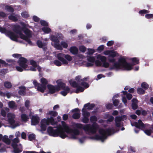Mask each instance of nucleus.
<instances>
[{
  "label": "nucleus",
  "instance_id": "1",
  "mask_svg": "<svg viewBox=\"0 0 153 153\" xmlns=\"http://www.w3.org/2000/svg\"><path fill=\"white\" fill-rule=\"evenodd\" d=\"M132 62L134 64H131L127 62L126 59L124 57H121L118 59V62H116L114 65L110 66L109 69L111 70L114 69H122L123 70L130 71L133 68L132 66L134 65L139 63V60L136 57L131 59Z\"/></svg>",
  "mask_w": 153,
  "mask_h": 153
},
{
  "label": "nucleus",
  "instance_id": "2",
  "mask_svg": "<svg viewBox=\"0 0 153 153\" xmlns=\"http://www.w3.org/2000/svg\"><path fill=\"white\" fill-rule=\"evenodd\" d=\"M114 132V128H108L105 129L102 128L99 130V133L100 135L98 134H96L94 136L90 137V138L92 139L96 140H100L102 142H103L107 138V135H111L112 132Z\"/></svg>",
  "mask_w": 153,
  "mask_h": 153
},
{
  "label": "nucleus",
  "instance_id": "3",
  "mask_svg": "<svg viewBox=\"0 0 153 153\" xmlns=\"http://www.w3.org/2000/svg\"><path fill=\"white\" fill-rule=\"evenodd\" d=\"M75 126L78 128L83 129L85 131L93 134L96 132L98 127L97 124L94 123L91 125L90 124L83 125L81 123H75Z\"/></svg>",
  "mask_w": 153,
  "mask_h": 153
},
{
  "label": "nucleus",
  "instance_id": "4",
  "mask_svg": "<svg viewBox=\"0 0 153 153\" xmlns=\"http://www.w3.org/2000/svg\"><path fill=\"white\" fill-rule=\"evenodd\" d=\"M57 122L55 121L54 118L51 116L47 119L44 118L42 119L40 122L41 130L45 131L46 129V126H48L51 124L52 125H56Z\"/></svg>",
  "mask_w": 153,
  "mask_h": 153
},
{
  "label": "nucleus",
  "instance_id": "5",
  "mask_svg": "<svg viewBox=\"0 0 153 153\" xmlns=\"http://www.w3.org/2000/svg\"><path fill=\"white\" fill-rule=\"evenodd\" d=\"M47 132L49 134L54 137L59 136L62 139L66 137V136L65 134H63L58 127L57 129H54L51 126H49L47 129Z\"/></svg>",
  "mask_w": 153,
  "mask_h": 153
},
{
  "label": "nucleus",
  "instance_id": "6",
  "mask_svg": "<svg viewBox=\"0 0 153 153\" xmlns=\"http://www.w3.org/2000/svg\"><path fill=\"white\" fill-rule=\"evenodd\" d=\"M82 115L83 117L82 119V122L84 123H87L89 122V119L88 117L90 116V113L87 111L86 109L83 108L82 110Z\"/></svg>",
  "mask_w": 153,
  "mask_h": 153
},
{
  "label": "nucleus",
  "instance_id": "7",
  "mask_svg": "<svg viewBox=\"0 0 153 153\" xmlns=\"http://www.w3.org/2000/svg\"><path fill=\"white\" fill-rule=\"evenodd\" d=\"M27 61L28 60L26 58L23 57H20L19 58L17 62L19 66H21L24 69H25L28 66L27 64Z\"/></svg>",
  "mask_w": 153,
  "mask_h": 153
},
{
  "label": "nucleus",
  "instance_id": "8",
  "mask_svg": "<svg viewBox=\"0 0 153 153\" xmlns=\"http://www.w3.org/2000/svg\"><path fill=\"white\" fill-rule=\"evenodd\" d=\"M62 126H60L58 127L60 130L63 134H65L66 136V137H67V135L65 133V132H67L70 129V128L67 125L65 121H62L61 122Z\"/></svg>",
  "mask_w": 153,
  "mask_h": 153
},
{
  "label": "nucleus",
  "instance_id": "9",
  "mask_svg": "<svg viewBox=\"0 0 153 153\" xmlns=\"http://www.w3.org/2000/svg\"><path fill=\"white\" fill-rule=\"evenodd\" d=\"M126 115L116 117L115 119L116 126L118 127H120L121 126L120 122L123 121L124 119L126 120Z\"/></svg>",
  "mask_w": 153,
  "mask_h": 153
},
{
  "label": "nucleus",
  "instance_id": "10",
  "mask_svg": "<svg viewBox=\"0 0 153 153\" xmlns=\"http://www.w3.org/2000/svg\"><path fill=\"white\" fill-rule=\"evenodd\" d=\"M47 88L49 90V93L51 94L54 93L56 91H59V88L56 85L54 86L51 85H48Z\"/></svg>",
  "mask_w": 153,
  "mask_h": 153
},
{
  "label": "nucleus",
  "instance_id": "11",
  "mask_svg": "<svg viewBox=\"0 0 153 153\" xmlns=\"http://www.w3.org/2000/svg\"><path fill=\"white\" fill-rule=\"evenodd\" d=\"M31 119V123L32 125H36L39 123L40 118L37 115H33Z\"/></svg>",
  "mask_w": 153,
  "mask_h": 153
},
{
  "label": "nucleus",
  "instance_id": "12",
  "mask_svg": "<svg viewBox=\"0 0 153 153\" xmlns=\"http://www.w3.org/2000/svg\"><path fill=\"white\" fill-rule=\"evenodd\" d=\"M65 54L62 53H59L57 54V58L59 60L61 61L63 64L67 65L68 62L64 58Z\"/></svg>",
  "mask_w": 153,
  "mask_h": 153
},
{
  "label": "nucleus",
  "instance_id": "13",
  "mask_svg": "<svg viewBox=\"0 0 153 153\" xmlns=\"http://www.w3.org/2000/svg\"><path fill=\"white\" fill-rule=\"evenodd\" d=\"M133 125L139 129L143 128L145 127L143 123L142 122L140 119L137 122H133Z\"/></svg>",
  "mask_w": 153,
  "mask_h": 153
},
{
  "label": "nucleus",
  "instance_id": "14",
  "mask_svg": "<svg viewBox=\"0 0 153 153\" xmlns=\"http://www.w3.org/2000/svg\"><path fill=\"white\" fill-rule=\"evenodd\" d=\"M6 35L13 40L16 41L18 38V36L13 32L10 31L8 30Z\"/></svg>",
  "mask_w": 153,
  "mask_h": 153
},
{
  "label": "nucleus",
  "instance_id": "15",
  "mask_svg": "<svg viewBox=\"0 0 153 153\" xmlns=\"http://www.w3.org/2000/svg\"><path fill=\"white\" fill-rule=\"evenodd\" d=\"M19 90L18 91V94L21 96H24L26 94V88L25 86L22 85L19 87Z\"/></svg>",
  "mask_w": 153,
  "mask_h": 153
},
{
  "label": "nucleus",
  "instance_id": "16",
  "mask_svg": "<svg viewBox=\"0 0 153 153\" xmlns=\"http://www.w3.org/2000/svg\"><path fill=\"white\" fill-rule=\"evenodd\" d=\"M13 30L15 33L18 34L22 32V31L21 27L19 25H15Z\"/></svg>",
  "mask_w": 153,
  "mask_h": 153
},
{
  "label": "nucleus",
  "instance_id": "17",
  "mask_svg": "<svg viewBox=\"0 0 153 153\" xmlns=\"http://www.w3.org/2000/svg\"><path fill=\"white\" fill-rule=\"evenodd\" d=\"M95 106V104L94 103L90 104V103L88 102L84 105V108H85L87 107V108H86V110H92Z\"/></svg>",
  "mask_w": 153,
  "mask_h": 153
},
{
  "label": "nucleus",
  "instance_id": "18",
  "mask_svg": "<svg viewBox=\"0 0 153 153\" xmlns=\"http://www.w3.org/2000/svg\"><path fill=\"white\" fill-rule=\"evenodd\" d=\"M137 100L135 98H133L132 100V103L131 106L132 108L134 110H135L137 108Z\"/></svg>",
  "mask_w": 153,
  "mask_h": 153
},
{
  "label": "nucleus",
  "instance_id": "19",
  "mask_svg": "<svg viewBox=\"0 0 153 153\" xmlns=\"http://www.w3.org/2000/svg\"><path fill=\"white\" fill-rule=\"evenodd\" d=\"M70 52L73 55L77 54L78 52L77 48L75 46L71 47L70 49Z\"/></svg>",
  "mask_w": 153,
  "mask_h": 153
},
{
  "label": "nucleus",
  "instance_id": "20",
  "mask_svg": "<svg viewBox=\"0 0 153 153\" xmlns=\"http://www.w3.org/2000/svg\"><path fill=\"white\" fill-rule=\"evenodd\" d=\"M63 91H62L60 92V94L64 96H66L67 94L69 92L70 90V89L69 87L67 86L66 87V88L64 89Z\"/></svg>",
  "mask_w": 153,
  "mask_h": 153
},
{
  "label": "nucleus",
  "instance_id": "21",
  "mask_svg": "<svg viewBox=\"0 0 153 153\" xmlns=\"http://www.w3.org/2000/svg\"><path fill=\"white\" fill-rule=\"evenodd\" d=\"M71 133L77 135L79 134L80 132L77 129H72L70 128V129L67 133Z\"/></svg>",
  "mask_w": 153,
  "mask_h": 153
},
{
  "label": "nucleus",
  "instance_id": "22",
  "mask_svg": "<svg viewBox=\"0 0 153 153\" xmlns=\"http://www.w3.org/2000/svg\"><path fill=\"white\" fill-rule=\"evenodd\" d=\"M69 82L70 85L74 88H76L79 85V84L77 82H76L72 79L70 80Z\"/></svg>",
  "mask_w": 153,
  "mask_h": 153
},
{
  "label": "nucleus",
  "instance_id": "23",
  "mask_svg": "<svg viewBox=\"0 0 153 153\" xmlns=\"http://www.w3.org/2000/svg\"><path fill=\"white\" fill-rule=\"evenodd\" d=\"M46 86L40 84L37 87V90L40 92L43 93L45 90L46 89Z\"/></svg>",
  "mask_w": 153,
  "mask_h": 153
},
{
  "label": "nucleus",
  "instance_id": "24",
  "mask_svg": "<svg viewBox=\"0 0 153 153\" xmlns=\"http://www.w3.org/2000/svg\"><path fill=\"white\" fill-rule=\"evenodd\" d=\"M24 33L26 34V36L29 37H31L32 31L28 28L25 29L24 30H22Z\"/></svg>",
  "mask_w": 153,
  "mask_h": 153
},
{
  "label": "nucleus",
  "instance_id": "25",
  "mask_svg": "<svg viewBox=\"0 0 153 153\" xmlns=\"http://www.w3.org/2000/svg\"><path fill=\"white\" fill-rule=\"evenodd\" d=\"M57 85H56L57 86H58L59 88V90H60V88H61L62 89H64L65 88H66L65 86L66 85L64 83H63L61 82H59L58 81H57Z\"/></svg>",
  "mask_w": 153,
  "mask_h": 153
},
{
  "label": "nucleus",
  "instance_id": "26",
  "mask_svg": "<svg viewBox=\"0 0 153 153\" xmlns=\"http://www.w3.org/2000/svg\"><path fill=\"white\" fill-rule=\"evenodd\" d=\"M19 146L20 147H17L13 149V152L14 153H20L22 152V147L21 144H19Z\"/></svg>",
  "mask_w": 153,
  "mask_h": 153
},
{
  "label": "nucleus",
  "instance_id": "27",
  "mask_svg": "<svg viewBox=\"0 0 153 153\" xmlns=\"http://www.w3.org/2000/svg\"><path fill=\"white\" fill-rule=\"evenodd\" d=\"M21 118L23 122H26L29 119L28 116L25 114H23L21 115Z\"/></svg>",
  "mask_w": 153,
  "mask_h": 153
},
{
  "label": "nucleus",
  "instance_id": "28",
  "mask_svg": "<svg viewBox=\"0 0 153 153\" xmlns=\"http://www.w3.org/2000/svg\"><path fill=\"white\" fill-rule=\"evenodd\" d=\"M2 140L3 142L7 144H9L10 143V140L8 138L7 136H4L2 137Z\"/></svg>",
  "mask_w": 153,
  "mask_h": 153
},
{
  "label": "nucleus",
  "instance_id": "29",
  "mask_svg": "<svg viewBox=\"0 0 153 153\" xmlns=\"http://www.w3.org/2000/svg\"><path fill=\"white\" fill-rule=\"evenodd\" d=\"M48 115H49L53 117H56L57 116L58 113L56 111H50L47 113Z\"/></svg>",
  "mask_w": 153,
  "mask_h": 153
},
{
  "label": "nucleus",
  "instance_id": "30",
  "mask_svg": "<svg viewBox=\"0 0 153 153\" xmlns=\"http://www.w3.org/2000/svg\"><path fill=\"white\" fill-rule=\"evenodd\" d=\"M97 58L100 60L102 63L106 61V57L104 56H101L100 55H99L97 56Z\"/></svg>",
  "mask_w": 153,
  "mask_h": 153
},
{
  "label": "nucleus",
  "instance_id": "31",
  "mask_svg": "<svg viewBox=\"0 0 153 153\" xmlns=\"http://www.w3.org/2000/svg\"><path fill=\"white\" fill-rule=\"evenodd\" d=\"M85 90V88L81 86H79V85L77 87L76 89L75 90V92L77 94L79 92H82Z\"/></svg>",
  "mask_w": 153,
  "mask_h": 153
},
{
  "label": "nucleus",
  "instance_id": "32",
  "mask_svg": "<svg viewBox=\"0 0 153 153\" xmlns=\"http://www.w3.org/2000/svg\"><path fill=\"white\" fill-rule=\"evenodd\" d=\"M4 86L6 88H10L12 87V85L10 82L6 81L4 83Z\"/></svg>",
  "mask_w": 153,
  "mask_h": 153
},
{
  "label": "nucleus",
  "instance_id": "33",
  "mask_svg": "<svg viewBox=\"0 0 153 153\" xmlns=\"http://www.w3.org/2000/svg\"><path fill=\"white\" fill-rule=\"evenodd\" d=\"M40 82L41 83V84L43 85H44L47 86V85L48 83V81L47 79L44 78H42L40 79Z\"/></svg>",
  "mask_w": 153,
  "mask_h": 153
},
{
  "label": "nucleus",
  "instance_id": "34",
  "mask_svg": "<svg viewBox=\"0 0 153 153\" xmlns=\"http://www.w3.org/2000/svg\"><path fill=\"white\" fill-rule=\"evenodd\" d=\"M42 30L45 33H48L51 31V29L48 27H42Z\"/></svg>",
  "mask_w": 153,
  "mask_h": 153
},
{
  "label": "nucleus",
  "instance_id": "35",
  "mask_svg": "<svg viewBox=\"0 0 153 153\" xmlns=\"http://www.w3.org/2000/svg\"><path fill=\"white\" fill-rule=\"evenodd\" d=\"M145 90L141 88H138L137 89V92L138 94H145Z\"/></svg>",
  "mask_w": 153,
  "mask_h": 153
},
{
  "label": "nucleus",
  "instance_id": "36",
  "mask_svg": "<svg viewBox=\"0 0 153 153\" xmlns=\"http://www.w3.org/2000/svg\"><path fill=\"white\" fill-rule=\"evenodd\" d=\"M51 39L53 42L56 43H58L59 42V40L57 37L53 35L51 36Z\"/></svg>",
  "mask_w": 153,
  "mask_h": 153
},
{
  "label": "nucleus",
  "instance_id": "37",
  "mask_svg": "<svg viewBox=\"0 0 153 153\" xmlns=\"http://www.w3.org/2000/svg\"><path fill=\"white\" fill-rule=\"evenodd\" d=\"M141 86L145 90L148 89L149 87V85L145 82H142L141 84Z\"/></svg>",
  "mask_w": 153,
  "mask_h": 153
},
{
  "label": "nucleus",
  "instance_id": "38",
  "mask_svg": "<svg viewBox=\"0 0 153 153\" xmlns=\"http://www.w3.org/2000/svg\"><path fill=\"white\" fill-rule=\"evenodd\" d=\"M80 117V114L79 113H75L72 115V118L74 119H79Z\"/></svg>",
  "mask_w": 153,
  "mask_h": 153
},
{
  "label": "nucleus",
  "instance_id": "39",
  "mask_svg": "<svg viewBox=\"0 0 153 153\" xmlns=\"http://www.w3.org/2000/svg\"><path fill=\"white\" fill-rule=\"evenodd\" d=\"M5 9L8 11L10 12H13L14 11L13 8L10 6L6 5L5 6Z\"/></svg>",
  "mask_w": 153,
  "mask_h": 153
},
{
  "label": "nucleus",
  "instance_id": "40",
  "mask_svg": "<svg viewBox=\"0 0 153 153\" xmlns=\"http://www.w3.org/2000/svg\"><path fill=\"white\" fill-rule=\"evenodd\" d=\"M87 60L88 62L93 63L95 62V59L94 56H88L87 58Z\"/></svg>",
  "mask_w": 153,
  "mask_h": 153
},
{
  "label": "nucleus",
  "instance_id": "41",
  "mask_svg": "<svg viewBox=\"0 0 153 153\" xmlns=\"http://www.w3.org/2000/svg\"><path fill=\"white\" fill-rule=\"evenodd\" d=\"M117 54V53L115 51H111L110 55L108 57H111L114 58L116 56Z\"/></svg>",
  "mask_w": 153,
  "mask_h": 153
},
{
  "label": "nucleus",
  "instance_id": "42",
  "mask_svg": "<svg viewBox=\"0 0 153 153\" xmlns=\"http://www.w3.org/2000/svg\"><path fill=\"white\" fill-rule=\"evenodd\" d=\"M8 106L10 108L12 109L14 108L16 106L15 102L13 101H10L9 102Z\"/></svg>",
  "mask_w": 153,
  "mask_h": 153
},
{
  "label": "nucleus",
  "instance_id": "43",
  "mask_svg": "<svg viewBox=\"0 0 153 153\" xmlns=\"http://www.w3.org/2000/svg\"><path fill=\"white\" fill-rule=\"evenodd\" d=\"M36 137L35 134H30L28 136V140L32 141L35 139Z\"/></svg>",
  "mask_w": 153,
  "mask_h": 153
},
{
  "label": "nucleus",
  "instance_id": "44",
  "mask_svg": "<svg viewBox=\"0 0 153 153\" xmlns=\"http://www.w3.org/2000/svg\"><path fill=\"white\" fill-rule=\"evenodd\" d=\"M79 85L83 86L85 88H86L89 87V85L88 83L85 82L81 81Z\"/></svg>",
  "mask_w": 153,
  "mask_h": 153
},
{
  "label": "nucleus",
  "instance_id": "45",
  "mask_svg": "<svg viewBox=\"0 0 153 153\" xmlns=\"http://www.w3.org/2000/svg\"><path fill=\"white\" fill-rule=\"evenodd\" d=\"M8 122L10 125H12L15 123V120L14 118L11 117L8 118Z\"/></svg>",
  "mask_w": 153,
  "mask_h": 153
},
{
  "label": "nucleus",
  "instance_id": "46",
  "mask_svg": "<svg viewBox=\"0 0 153 153\" xmlns=\"http://www.w3.org/2000/svg\"><path fill=\"white\" fill-rule=\"evenodd\" d=\"M9 19L13 21L14 22H16L18 20L17 18L13 15H10L8 16Z\"/></svg>",
  "mask_w": 153,
  "mask_h": 153
},
{
  "label": "nucleus",
  "instance_id": "47",
  "mask_svg": "<svg viewBox=\"0 0 153 153\" xmlns=\"http://www.w3.org/2000/svg\"><path fill=\"white\" fill-rule=\"evenodd\" d=\"M90 120L91 123L93 122H96L97 121V118L95 115L91 116L90 118Z\"/></svg>",
  "mask_w": 153,
  "mask_h": 153
},
{
  "label": "nucleus",
  "instance_id": "48",
  "mask_svg": "<svg viewBox=\"0 0 153 153\" xmlns=\"http://www.w3.org/2000/svg\"><path fill=\"white\" fill-rule=\"evenodd\" d=\"M54 46L57 50H62L63 49L61 45H60L59 43H55L54 45Z\"/></svg>",
  "mask_w": 153,
  "mask_h": 153
},
{
  "label": "nucleus",
  "instance_id": "49",
  "mask_svg": "<svg viewBox=\"0 0 153 153\" xmlns=\"http://www.w3.org/2000/svg\"><path fill=\"white\" fill-rule=\"evenodd\" d=\"M21 14L22 16L25 18H27L29 16V14L26 12H22Z\"/></svg>",
  "mask_w": 153,
  "mask_h": 153
},
{
  "label": "nucleus",
  "instance_id": "50",
  "mask_svg": "<svg viewBox=\"0 0 153 153\" xmlns=\"http://www.w3.org/2000/svg\"><path fill=\"white\" fill-rule=\"evenodd\" d=\"M40 24L43 26L48 27V24L46 21L44 20H41L40 21Z\"/></svg>",
  "mask_w": 153,
  "mask_h": 153
},
{
  "label": "nucleus",
  "instance_id": "51",
  "mask_svg": "<svg viewBox=\"0 0 153 153\" xmlns=\"http://www.w3.org/2000/svg\"><path fill=\"white\" fill-rule=\"evenodd\" d=\"M8 31V30H7L5 28L2 27L0 26V32L2 33H5L6 34Z\"/></svg>",
  "mask_w": 153,
  "mask_h": 153
},
{
  "label": "nucleus",
  "instance_id": "52",
  "mask_svg": "<svg viewBox=\"0 0 153 153\" xmlns=\"http://www.w3.org/2000/svg\"><path fill=\"white\" fill-rule=\"evenodd\" d=\"M36 44L39 48H42L44 45L42 42L40 40H38L37 41Z\"/></svg>",
  "mask_w": 153,
  "mask_h": 153
},
{
  "label": "nucleus",
  "instance_id": "53",
  "mask_svg": "<svg viewBox=\"0 0 153 153\" xmlns=\"http://www.w3.org/2000/svg\"><path fill=\"white\" fill-rule=\"evenodd\" d=\"M61 45L62 48H66L68 47V44L65 42L62 41L61 42Z\"/></svg>",
  "mask_w": 153,
  "mask_h": 153
},
{
  "label": "nucleus",
  "instance_id": "54",
  "mask_svg": "<svg viewBox=\"0 0 153 153\" xmlns=\"http://www.w3.org/2000/svg\"><path fill=\"white\" fill-rule=\"evenodd\" d=\"M53 63L56 66H59L62 65V63L58 60H55L54 61Z\"/></svg>",
  "mask_w": 153,
  "mask_h": 153
},
{
  "label": "nucleus",
  "instance_id": "55",
  "mask_svg": "<svg viewBox=\"0 0 153 153\" xmlns=\"http://www.w3.org/2000/svg\"><path fill=\"white\" fill-rule=\"evenodd\" d=\"M19 36L20 38L21 39H22L25 40L28 37L27 36H25L24 34H23L22 32L20 33L19 34Z\"/></svg>",
  "mask_w": 153,
  "mask_h": 153
},
{
  "label": "nucleus",
  "instance_id": "56",
  "mask_svg": "<svg viewBox=\"0 0 153 153\" xmlns=\"http://www.w3.org/2000/svg\"><path fill=\"white\" fill-rule=\"evenodd\" d=\"M148 13V11L146 10H140L139 13L141 15H143L144 14H146Z\"/></svg>",
  "mask_w": 153,
  "mask_h": 153
},
{
  "label": "nucleus",
  "instance_id": "57",
  "mask_svg": "<svg viewBox=\"0 0 153 153\" xmlns=\"http://www.w3.org/2000/svg\"><path fill=\"white\" fill-rule=\"evenodd\" d=\"M30 101L29 100H26L25 103V107L27 108V109H28L30 107Z\"/></svg>",
  "mask_w": 153,
  "mask_h": 153
},
{
  "label": "nucleus",
  "instance_id": "58",
  "mask_svg": "<svg viewBox=\"0 0 153 153\" xmlns=\"http://www.w3.org/2000/svg\"><path fill=\"white\" fill-rule=\"evenodd\" d=\"M21 25L22 26V27H21L22 29V30H24L25 29H27V27L29 26V25L28 24H26L24 22L22 23Z\"/></svg>",
  "mask_w": 153,
  "mask_h": 153
},
{
  "label": "nucleus",
  "instance_id": "59",
  "mask_svg": "<svg viewBox=\"0 0 153 153\" xmlns=\"http://www.w3.org/2000/svg\"><path fill=\"white\" fill-rule=\"evenodd\" d=\"M95 64L96 66L97 67L102 66V63L99 60H96L95 61Z\"/></svg>",
  "mask_w": 153,
  "mask_h": 153
},
{
  "label": "nucleus",
  "instance_id": "60",
  "mask_svg": "<svg viewBox=\"0 0 153 153\" xmlns=\"http://www.w3.org/2000/svg\"><path fill=\"white\" fill-rule=\"evenodd\" d=\"M144 131L145 133L148 136L151 135L152 133V131L151 129H146Z\"/></svg>",
  "mask_w": 153,
  "mask_h": 153
},
{
  "label": "nucleus",
  "instance_id": "61",
  "mask_svg": "<svg viewBox=\"0 0 153 153\" xmlns=\"http://www.w3.org/2000/svg\"><path fill=\"white\" fill-rule=\"evenodd\" d=\"M109 64L108 62H103L102 65V66L105 68H107L109 67Z\"/></svg>",
  "mask_w": 153,
  "mask_h": 153
},
{
  "label": "nucleus",
  "instance_id": "62",
  "mask_svg": "<svg viewBox=\"0 0 153 153\" xmlns=\"http://www.w3.org/2000/svg\"><path fill=\"white\" fill-rule=\"evenodd\" d=\"M64 58H65L67 60L69 61H71L72 60L71 57L68 54H65Z\"/></svg>",
  "mask_w": 153,
  "mask_h": 153
},
{
  "label": "nucleus",
  "instance_id": "63",
  "mask_svg": "<svg viewBox=\"0 0 153 153\" xmlns=\"http://www.w3.org/2000/svg\"><path fill=\"white\" fill-rule=\"evenodd\" d=\"M86 48L84 46H81L79 47V50L80 51L84 52L86 51Z\"/></svg>",
  "mask_w": 153,
  "mask_h": 153
},
{
  "label": "nucleus",
  "instance_id": "64",
  "mask_svg": "<svg viewBox=\"0 0 153 153\" xmlns=\"http://www.w3.org/2000/svg\"><path fill=\"white\" fill-rule=\"evenodd\" d=\"M119 100L117 99H115L113 101V104L114 106H117L119 103Z\"/></svg>",
  "mask_w": 153,
  "mask_h": 153
}]
</instances>
